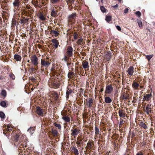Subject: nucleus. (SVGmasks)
I'll return each instance as SVG.
<instances>
[{"mask_svg": "<svg viewBox=\"0 0 155 155\" xmlns=\"http://www.w3.org/2000/svg\"><path fill=\"white\" fill-rule=\"evenodd\" d=\"M48 58H47L46 59H42L41 60V68H47L51 64L50 61L47 60Z\"/></svg>", "mask_w": 155, "mask_h": 155, "instance_id": "obj_1", "label": "nucleus"}, {"mask_svg": "<svg viewBox=\"0 0 155 155\" xmlns=\"http://www.w3.org/2000/svg\"><path fill=\"white\" fill-rule=\"evenodd\" d=\"M31 63L35 66H37L38 64V58L36 55H34L31 57Z\"/></svg>", "mask_w": 155, "mask_h": 155, "instance_id": "obj_2", "label": "nucleus"}, {"mask_svg": "<svg viewBox=\"0 0 155 155\" xmlns=\"http://www.w3.org/2000/svg\"><path fill=\"white\" fill-rule=\"evenodd\" d=\"M73 48L72 47L69 46L68 47L67 51L66 52V54L69 56L71 57L72 55L73 54Z\"/></svg>", "mask_w": 155, "mask_h": 155, "instance_id": "obj_3", "label": "nucleus"}, {"mask_svg": "<svg viewBox=\"0 0 155 155\" xmlns=\"http://www.w3.org/2000/svg\"><path fill=\"white\" fill-rule=\"evenodd\" d=\"M36 112L39 115L42 116L43 114V110L39 107H37L36 108Z\"/></svg>", "mask_w": 155, "mask_h": 155, "instance_id": "obj_4", "label": "nucleus"}, {"mask_svg": "<svg viewBox=\"0 0 155 155\" xmlns=\"http://www.w3.org/2000/svg\"><path fill=\"white\" fill-rule=\"evenodd\" d=\"M128 74L130 76H132L134 72V68L133 66H130L129 67L127 71Z\"/></svg>", "mask_w": 155, "mask_h": 155, "instance_id": "obj_5", "label": "nucleus"}, {"mask_svg": "<svg viewBox=\"0 0 155 155\" xmlns=\"http://www.w3.org/2000/svg\"><path fill=\"white\" fill-rule=\"evenodd\" d=\"M112 86L110 85L107 86L106 88L105 92L107 94H110L113 91Z\"/></svg>", "mask_w": 155, "mask_h": 155, "instance_id": "obj_6", "label": "nucleus"}, {"mask_svg": "<svg viewBox=\"0 0 155 155\" xmlns=\"http://www.w3.org/2000/svg\"><path fill=\"white\" fill-rule=\"evenodd\" d=\"M72 133L71 135L74 136H77L80 132V130L79 129L75 128L74 130H71Z\"/></svg>", "mask_w": 155, "mask_h": 155, "instance_id": "obj_7", "label": "nucleus"}, {"mask_svg": "<svg viewBox=\"0 0 155 155\" xmlns=\"http://www.w3.org/2000/svg\"><path fill=\"white\" fill-rule=\"evenodd\" d=\"M61 114L63 116L62 117V119L64 121L67 122H68L70 121V118L69 117L67 116H66V115L62 114V113H61Z\"/></svg>", "mask_w": 155, "mask_h": 155, "instance_id": "obj_8", "label": "nucleus"}, {"mask_svg": "<svg viewBox=\"0 0 155 155\" xmlns=\"http://www.w3.org/2000/svg\"><path fill=\"white\" fill-rule=\"evenodd\" d=\"M139 84L137 82L134 81L133 82L132 87L135 90L138 89L139 87Z\"/></svg>", "mask_w": 155, "mask_h": 155, "instance_id": "obj_9", "label": "nucleus"}, {"mask_svg": "<svg viewBox=\"0 0 155 155\" xmlns=\"http://www.w3.org/2000/svg\"><path fill=\"white\" fill-rule=\"evenodd\" d=\"M51 41L54 44V45H53L54 46L55 48H56L58 47L59 42L56 39H53L51 40Z\"/></svg>", "mask_w": 155, "mask_h": 155, "instance_id": "obj_10", "label": "nucleus"}, {"mask_svg": "<svg viewBox=\"0 0 155 155\" xmlns=\"http://www.w3.org/2000/svg\"><path fill=\"white\" fill-rule=\"evenodd\" d=\"M118 114L119 116L120 117L124 118L125 117V111L123 110H119Z\"/></svg>", "mask_w": 155, "mask_h": 155, "instance_id": "obj_11", "label": "nucleus"}, {"mask_svg": "<svg viewBox=\"0 0 155 155\" xmlns=\"http://www.w3.org/2000/svg\"><path fill=\"white\" fill-rule=\"evenodd\" d=\"M14 58L17 61H20L21 59V57L18 54H15L14 55Z\"/></svg>", "mask_w": 155, "mask_h": 155, "instance_id": "obj_12", "label": "nucleus"}, {"mask_svg": "<svg viewBox=\"0 0 155 155\" xmlns=\"http://www.w3.org/2000/svg\"><path fill=\"white\" fill-rule=\"evenodd\" d=\"M89 63L87 61H83L82 62V65L84 69H86L89 68V66L88 65Z\"/></svg>", "mask_w": 155, "mask_h": 155, "instance_id": "obj_13", "label": "nucleus"}, {"mask_svg": "<svg viewBox=\"0 0 155 155\" xmlns=\"http://www.w3.org/2000/svg\"><path fill=\"white\" fill-rule=\"evenodd\" d=\"M68 18L69 20H75L76 18V13H74L70 15L69 17Z\"/></svg>", "mask_w": 155, "mask_h": 155, "instance_id": "obj_14", "label": "nucleus"}, {"mask_svg": "<svg viewBox=\"0 0 155 155\" xmlns=\"http://www.w3.org/2000/svg\"><path fill=\"white\" fill-rule=\"evenodd\" d=\"M38 16L39 18L42 21H45L46 20V18L41 13H40V14L38 15Z\"/></svg>", "mask_w": 155, "mask_h": 155, "instance_id": "obj_15", "label": "nucleus"}, {"mask_svg": "<svg viewBox=\"0 0 155 155\" xmlns=\"http://www.w3.org/2000/svg\"><path fill=\"white\" fill-rule=\"evenodd\" d=\"M20 2L19 0H15L13 4L14 6L18 7L19 6Z\"/></svg>", "mask_w": 155, "mask_h": 155, "instance_id": "obj_16", "label": "nucleus"}, {"mask_svg": "<svg viewBox=\"0 0 155 155\" xmlns=\"http://www.w3.org/2000/svg\"><path fill=\"white\" fill-rule=\"evenodd\" d=\"M105 101L107 104H109L111 102L112 100L109 97H107L105 98Z\"/></svg>", "mask_w": 155, "mask_h": 155, "instance_id": "obj_17", "label": "nucleus"}, {"mask_svg": "<svg viewBox=\"0 0 155 155\" xmlns=\"http://www.w3.org/2000/svg\"><path fill=\"white\" fill-rule=\"evenodd\" d=\"M111 55L110 53L107 52L105 55V58L108 61H109L111 58Z\"/></svg>", "mask_w": 155, "mask_h": 155, "instance_id": "obj_18", "label": "nucleus"}, {"mask_svg": "<svg viewBox=\"0 0 155 155\" xmlns=\"http://www.w3.org/2000/svg\"><path fill=\"white\" fill-rule=\"evenodd\" d=\"M140 125L143 128L146 129L147 128V125L143 122H140Z\"/></svg>", "mask_w": 155, "mask_h": 155, "instance_id": "obj_19", "label": "nucleus"}, {"mask_svg": "<svg viewBox=\"0 0 155 155\" xmlns=\"http://www.w3.org/2000/svg\"><path fill=\"white\" fill-rule=\"evenodd\" d=\"M151 97V94H147L144 96V99L145 100L148 101Z\"/></svg>", "mask_w": 155, "mask_h": 155, "instance_id": "obj_20", "label": "nucleus"}, {"mask_svg": "<svg viewBox=\"0 0 155 155\" xmlns=\"http://www.w3.org/2000/svg\"><path fill=\"white\" fill-rule=\"evenodd\" d=\"M112 17L110 15H107L106 16L105 20L109 22L112 20Z\"/></svg>", "mask_w": 155, "mask_h": 155, "instance_id": "obj_21", "label": "nucleus"}, {"mask_svg": "<svg viewBox=\"0 0 155 155\" xmlns=\"http://www.w3.org/2000/svg\"><path fill=\"white\" fill-rule=\"evenodd\" d=\"M52 133L54 136H57L58 135V132L56 130H52Z\"/></svg>", "mask_w": 155, "mask_h": 155, "instance_id": "obj_22", "label": "nucleus"}, {"mask_svg": "<svg viewBox=\"0 0 155 155\" xmlns=\"http://www.w3.org/2000/svg\"><path fill=\"white\" fill-rule=\"evenodd\" d=\"M0 105L3 107H7L6 102L4 101H1L0 103Z\"/></svg>", "mask_w": 155, "mask_h": 155, "instance_id": "obj_23", "label": "nucleus"}, {"mask_svg": "<svg viewBox=\"0 0 155 155\" xmlns=\"http://www.w3.org/2000/svg\"><path fill=\"white\" fill-rule=\"evenodd\" d=\"M73 152L75 155H79V152L78 150L74 147H73Z\"/></svg>", "mask_w": 155, "mask_h": 155, "instance_id": "obj_24", "label": "nucleus"}, {"mask_svg": "<svg viewBox=\"0 0 155 155\" xmlns=\"http://www.w3.org/2000/svg\"><path fill=\"white\" fill-rule=\"evenodd\" d=\"M137 21L138 24L139 26L141 28L143 26V24L142 21L139 19H137Z\"/></svg>", "mask_w": 155, "mask_h": 155, "instance_id": "obj_25", "label": "nucleus"}, {"mask_svg": "<svg viewBox=\"0 0 155 155\" xmlns=\"http://www.w3.org/2000/svg\"><path fill=\"white\" fill-rule=\"evenodd\" d=\"M151 105L150 104H147L146 108V110L147 112H151Z\"/></svg>", "mask_w": 155, "mask_h": 155, "instance_id": "obj_26", "label": "nucleus"}, {"mask_svg": "<svg viewBox=\"0 0 155 155\" xmlns=\"http://www.w3.org/2000/svg\"><path fill=\"white\" fill-rule=\"evenodd\" d=\"M7 93L5 90H2L1 93V95L4 97H5L6 96Z\"/></svg>", "mask_w": 155, "mask_h": 155, "instance_id": "obj_27", "label": "nucleus"}, {"mask_svg": "<svg viewBox=\"0 0 155 155\" xmlns=\"http://www.w3.org/2000/svg\"><path fill=\"white\" fill-rule=\"evenodd\" d=\"M93 101L92 99H90L88 102L89 104L88 107H91L92 105Z\"/></svg>", "mask_w": 155, "mask_h": 155, "instance_id": "obj_28", "label": "nucleus"}, {"mask_svg": "<svg viewBox=\"0 0 155 155\" xmlns=\"http://www.w3.org/2000/svg\"><path fill=\"white\" fill-rule=\"evenodd\" d=\"M51 33L52 34H53L54 35H55V36H57L58 35V32L54 30H52L51 31Z\"/></svg>", "mask_w": 155, "mask_h": 155, "instance_id": "obj_29", "label": "nucleus"}, {"mask_svg": "<svg viewBox=\"0 0 155 155\" xmlns=\"http://www.w3.org/2000/svg\"><path fill=\"white\" fill-rule=\"evenodd\" d=\"M153 56V54L147 55L146 56V58L148 60V61H150Z\"/></svg>", "mask_w": 155, "mask_h": 155, "instance_id": "obj_30", "label": "nucleus"}, {"mask_svg": "<svg viewBox=\"0 0 155 155\" xmlns=\"http://www.w3.org/2000/svg\"><path fill=\"white\" fill-rule=\"evenodd\" d=\"M100 9L102 12L105 13L106 12V9L103 6H101L100 7Z\"/></svg>", "mask_w": 155, "mask_h": 155, "instance_id": "obj_31", "label": "nucleus"}, {"mask_svg": "<svg viewBox=\"0 0 155 155\" xmlns=\"http://www.w3.org/2000/svg\"><path fill=\"white\" fill-rule=\"evenodd\" d=\"M74 75V73L73 72H69L68 74V76L69 78H71L72 76Z\"/></svg>", "mask_w": 155, "mask_h": 155, "instance_id": "obj_32", "label": "nucleus"}, {"mask_svg": "<svg viewBox=\"0 0 155 155\" xmlns=\"http://www.w3.org/2000/svg\"><path fill=\"white\" fill-rule=\"evenodd\" d=\"M99 128L96 127H95V134L96 135H98L99 134Z\"/></svg>", "mask_w": 155, "mask_h": 155, "instance_id": "obj_33", "label": "nucleus"}, {"mask_svg": "<svg viewBox=\"0 0 155 155\" xmlns=\"http://www.w3.org/2000/svg\"><path fill=\"white\" fill-rule=\"evenodd\" d=\"M57 14V12H51V15L54 17H55L56 15Z\"/></svg>", "mask_w": 155, "mask_h": 155, "instance_id": "obj_34", "label": "nucleus"}, {"mask_svg": "<svg viewBox=\"0 0 155 155\" xmlns=\"http://www.w3.org/2000/svg\"><path fill=\"white\" fill-rule=\"evenodd\" d=\"M54 125L56 127H58L59 129H61V126L60 124L54 123Z\"/></svg>", "mask_w": 155, "mask_h": 155, "instance_id": "obj_35", "label": "nucleus"}, {"mask_svg": "<svg viewBox=\"0 0 155 155\" xmlns=\"http://www.w3.org/2000/svg\"><path fill=\"white\" fill-rule=\"evenodd\" d=\"M135 14L138 16V17H140L141 15V13L139 11H137L135 13Z\"/></svg>", "mask_w": 155, "mask_h": 155, "instance_id": "obj_36", "label": "nucleus"}, {"mask_svg": "<svg viewBox=\"0 0 155 155\" xmlns=\"http://www.w3.org/2000/svg\"><path fill=\"white\" fill-rule=\"evenodd\" d=\"M5 117V114L2 112H0V117L2 118H4Z\"/></svg>", "mask_w": 155, "mask_h": 155, "instance_id": "obj_37", "label": "nucleus"}, {"mask_svg": "<svg viewBox=\"0 0 155 155\" xmlns=\"http://www.w3.org/2000/svg\"><path fill=\"white\" fill-rule=\"evenodd\" d=\"M74 0H67V2L68 4H70V5L72 4L74 2Z\"/></svg>", "mask_w": 155, "mask_h": 155, "instance_id": "obj_38", "label": "nucleus"}, {"mask_svg": "<svg viewBox=\"0 0 155 155\" xmlns=\"http://www.w3.org/2000/svg\"><path fill=\"white\" fill-rule=\"evenodd\" d=\"M72 91L71 90H67L66 92V97L67 98H68V95L69 94L71 93Z\"/></svg>", "mask_w": 155, "mask_h": 155, "instance_id": "obj_39", "label": "nucleus"}, {"mask_svg": "<svg viewBox=\"0 0 155 155\" xmlns=\"http://www.w3.org/2000/svg\"><path fill=\"white\" fill-rule=\"evenodd\" d=\"M12 128L11 127L8 125L7 127V128L6 129V131L10 132L12 130Z\"/></svg>", "mask_w": 155, "mask_h": 155, "instance_id": "obj_40", "label": "nucleus"}, {"mask_svg": "<svg viewBox=\"0 0 155 155\" xmlns=\"http://www.w3.org/2000/svg\"><path fill=\"white\" fill-rule=\"evenodd\" d=\"M74 39H77L78 38V34L76 33H74Z\"/></svg>", "mask_w": 155, "mask_h": 155, "instance_id": "obj_41", "label": "nucleus"}, {"mask_svg": "<svg viewBox=\"0 0 155 155\" xmlns=\"http://www.w3.org/2000/svg\"><path fill=\"white\" fill-rule=\"evenodd\" d=\"M10 78H12V79L14 80L15 78V76L13 74H10L9 75Z\"/></svg>", "mask_w": 155, "mask_h": 155, "instance_id": "obj_42", "label": "nucleus"}, {"mask_svg": "<svg viewBox=\"0 0 155 155\" xmlns=\"http://www.w3.org/2000/svg\"><path fill=\"white\" fill-rule=\"evenodd\" d=\"M52 4H55L58 2V0H50Z\"/></svg>", "mask_w": 155, "mask_h": 155, "instance_id": "obj_43", "label": "nucleus"}, {"mask_svg": "<svg viewBox=\"0 0 155 155\" xmlns=\"http://www.w3.org/2000/svg\"><path fill=\"white\" fill-rule=\"evenodd\" d=\"M68 57L66 56H65L63 58V60L65 62H67V61L68 60Z\"/></svg>", "mask_w": 155, "mask_h": 155, "instance_id": "obj_44", "label": "nucleus"}, {"mask_svg": "<svg viewBox=\"0 0 155 155\" xmlns=\"http://www.w3.org/2000/svg\"><path fill=\"white\" fill-rule=\"evenodd\" d=\"M83 40L82 38L79 39L78 41V43L81 45Z\"/></svg>", "mask_w": 155, "mask_h": 155, "instance_id": "obj_45", "label": "nucleus"}, {"mask_svg": "<svg viewBox=\"0 0 155 155\" xmlns=\"http://www.w3.org/2000/svg\"><path fill=\"white\" fill-rule=\"evenodd\" d=\"M28 131L30 133V134L31 133L32 131H34V129L32 128H30L28 130Z\"/></svg>", "mask_w": 155, "mask_h": 155, "instance_id": "obj_46", "label": "nucleus"}, {"mask_svg": "<svg viewBox=\"0 0 155 155\" xmlns=\"http://www.w3.org/2000/svg\"><path fill=\"white\" fill-rule=\"evenodd\" d=\"M124 120L120 119V125H122L124 123Z\"/></svg>", "mask_w": 155, "mask_h": 155, "instance_id": "obj_47", "label": "nucleus"}, {"mask_svg": "<svg viewBox=\"0 0 155 155\" xmlns=\"http://www.w3.org/2000/svg\"><path fill=\"white\" fill-rule=\"evenodd\" d=\"M117 29L119 31H120L121 30V28L118 25L116 26Z\"/></svg>", "mask_w": 155, "mask_h": 155, "instance_id": "obj_48", "label": "nucleus"}, {"mask_svg": "<svg viewBox=\"0 0 155 155\" xmlns=\"http://www.w3.org/2000/svg\"><path fill=\"white\" fill-rule=\"evenodd\" d=\"M128 10H129V9L128 8H125L124 10V13H125V14L127 13L128 12Z\"/></svg>", "mask_w": 155, "mask_h": 155, "instance_id": "obj_49", "label": "nucleus"}, {"mask_svg": "<svg viewBox=\"0 0 155 155\" xmlns=\"http://www.w3.org/2000/svg\"><path fill=\"white\" fill-rule=\"evenodd\" d=\"M136 155H143V154L142 153H138L136 154Z\"/></svg>", "mask_w": 155, "mask_h": 155, "instance_id": "obj_50", "label": "nucleus"}, {"mask_svg": "<svg viewBox=\"0 0 155 155\" xmlns=\"http://www.w3.org/2000/svg\"><path fill=\"white\" fill-rule=\"evenodd\" d=\"M118 6V5L117 4H116L115 5L113 6V7L114 8H117Z\"/></svg>", "mask_w": 155, "mask_h": 155, "instance_id": "obj_51", "label": "nucleus"}, {"mask_svg": "<svg viewBox=\"0 0 155 155\" xmlns=\"http://www.w3.org/2000/svg\"><path fill=\"white\" fill-rule=\"evenodd\" d=\"M25 22V21L24 20H23V19L21 20V23H24Z\"/></svg>", "mask_w": 155, "mask_h": 155, "instance_id": "obj_52", "label": "nucleus"}, {"mask_svg": "<svg viewBox=\"0 0 155 155\" xmlns=\"http://www.w3.org/2000/svg\"><path fill=\"white\" fill-rule=\"evenodd\" d=\"M56 11L54 9V8L53 9H51V12H54Z\"/></svg>", "mask_w": 155, "mask_h": 155, "instance_id": "obj_53", "label": "nucleus"}, {"mask_svg": "<svg viewBox=\"0 0 155 155\" xmlns=\"http://www.w3.org/2000/svg\"><path fill=\"white\" fill-rule=\"evenodd\" d=\"M31 80L32 81H34L35 80V78H32L31 79Z\"/></svg>", "mask_w": 155, "mask_h": 155, "instance_id": "obj_54", "label": "nucleus"}, {"mask_svg": "<svg viewBox=\"0 0 155 155\" xmlns=\"http://www.w3.org/2000/svg\"><path fill=\"white\" fill-rule=\"evenodd\" d=\"M31 69L32 71H35L34 69L33 68H31Z\"/></svg>", "mask_w": 155, "mask_h": 155, "instance_id": "obj_55", "label": "nucleus"}, {"mask_svg": "<svg viewBox=\"0 0 155 155\" xmlns=\"http://www.w3.org/2000/svg\"><path fill=\"white\" fill-rule=\"evenodd\" d=\"M87 145L88 146H90V147H91V143H87Z\"/></svg>", "mask_w": 155, "mask_h": 155, "instance_id": "obj_56", "label": "nucleus"}, {"mask_svg": "<svg viewBox=\"0 0 155 155\" xmlns=\"http://www.w3.org/2000/svg\"><path fill=\"white\" fill-rule=\"evenodd\" d=\"M103 88H102L101 89V91H100V92H102L103 91Z\"/></svg>", "mask_w": 155, "mask_h": 155, "instance_id": "obj_57", "label": "nucleus"}, {"mask_svg": "<svg viewBox=\"0 0 155 155\" xmlns=\"http://www.w3.org/2000/svg\"><path fill=\"white\" fill-rule=\"evenodd\" d=\"M146 112L147 113V114H149V112H147V111L146 110Z\"/></svg>", "mask_w": 155, "mask_h": 155, "instance_id": "obj_58", "label": "nucleus"}, {"mask_svg": "<svg viewBox=\"0 0 155 155\" xmlns=\"http://www.w3.org/2000/svg\"><path fill=\"white\" fill-rule=\"evenodd\" d=\"M106 155H109V153H107Z\"/></svg>", "mask_w": 155, "mask_h": 155, "instance_id": "obj_59", "label": "nucleus"}, {"mask_svg": "<svg viewBox=\"0 0 155 155\" xmlns=\"http://www.w3.org/2000/svg\"><path fill=\"white\" fill-rule=\"evenodd\" d=\"M77 144H78L80 145V144L81 143L80 142H78L77 143Z\"/></svg>", "mask_w": 155, "mask_h": 155, "instance_id": "obj_60", "label": "nucleus"}, {"mask_svg": "<svg viewBox=\"0 0 155 155\" xmlns=\"http://www.w3.org/2000/svg\"><path fill=\"white\" fill-rule=\"evenodd\" d=\"M27 62L28 63H29L30 62V60H28V61H27Z\"/></svg>", "mask_w": 155, "mask_h": 155, "instance_id": "obj_61", "label": "nucleus"}, {"mask_svg": "<svg viewBox=\"0 0 155 155\" xmlns=\"http://www.w3.org/2000/svg\"><path fill=\"white\" fill-rule=\"evenodd\" d=\"M140 87H141V88H143V87L142 86H140Z\"/></svg>", "mask_w": 155, "mask_h": 155, "instance_id": "obj_62", "label": "nucleus"}, {"mask_svg": "<svg viewBox=\"0 0 155 155\" xmlns=\"http://www.w3.org/2000/svg\"><path fill=\"white\" fill-rule=\"evenodd\" d=\"M69 64H68V63H67V65H68H68H69Z\"/></svg>", "mask_w": 155, "mask_h": 155, "instance_id": "obj_63", "label": "nucleus"}, {"mask_svg": "<svg viewBox=\"0 0 155 155\" xmlns=\"http://www.w3.org/2000/svg\"><path fill=\"white\" fill-rule=\"evenodd\" d=\"M28 0H25L26 2H28Z\"/></svg>", "mask_w": 155, "mask_h": 155, "instance_id": "obj_64", "label": "nucleus"}]
</instances>
